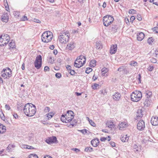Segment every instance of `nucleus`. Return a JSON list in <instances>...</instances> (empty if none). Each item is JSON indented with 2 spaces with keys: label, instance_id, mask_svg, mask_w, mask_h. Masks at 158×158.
I'll list each match as a JSON object with an SVG mask.
<instances>
[{
  "label": "nucleus",
  "instance_id": "nucleus-1",
  "mask_svg": "<svg viewBox=\"0 0 158 158\" xmlns=\"http://www.w3.org/2000/svg\"><path fill=\"white\" fill-rule=\"evenodd\" d=\"M23 111L27 116L31 117L33 116L36 112V106L32 103H27L24 106Z\"/></svg>",
  "mask_w": 158,
  "mask_h": 158
},
{
  "label": "nucleus",
  "instance_id": "nucleus-2",
  "mask_svg": "<svg viewBox=\"0 0 158 158\" xmlns=\"http://www.w3.org/2000/svg\"><path fill=\"white\" fill-rule=\"evenodd\" d=\"M52 33L51 31H45L42 35V40L44 42L48 43L52 40Z\"/></svg>",
  "mask_w": 158,
  "mask_h": 158
},
{
  "label": "nucleus",
  "instance_id": "nucleus-3",
  "mask_svg": "<svg viewBox=\"0 0 158 158\" xmlns=\"http://www.w3.org/2000/svg\"><path fill=\"white\" fill-rule=\"evenodd\" d=\"M114 18L111 15H107L103 17V23L104 25L108 27L114 21Z\"/></svg>",
  "mask_w": 158,
  "mask_h": 158
},
{
  "label": "nucleus",
  "instance_id": "nucleus-4",
  "mask_svg": "<svg viewBox=\"0 0 158 158\" xmlns=\"http://www.w3.org/2000/svg\"><path fill=\"white\" fill-rule=\"evenodd\" d=\"M131 99L132 101L137 102L139 101L142 97V93L140 91H135L133 92L131 95Z\"/></svg>",
  "mask_w": 158,
  "mask_h": 158
},
{
  "label": "nucleus",
  "instance_id": "nucleus-5",
  "mask_svg": "<svg viewBox=\"0 0 158 158\" xmlns=\"http://www.w3.org/2000/svg\"><path fill=\"white\" fill-rule=\"evenodd\" d=\"M10 40V37L7 34L0 36V46H2L7 44Z\"/></svg>",
  "mask_w": 158,
  "mask_h": 158
},
{
  "label": "nucleus",
  "instance_id": "nucleus-6",
  "mask_svg": "<svg viewBox=\"0 0 158 158\" xmlns=\"http://www.w3.org/2000/svg\"><path fill=\"white\" fill-rule=\"evenodd\" d=\"M12 71L8 67L4 69L1 71V76L4 79L9 78L11 76Z\"/></svg>",
  "mask_w": 158,
  "mask_h": 158
},
{
  "label": "nucleus",
  "instance_id": "nucleus-7",
  "mask_svg": "<svg viewBox=\"0 0 158 158\" xmlns=\"http://www.w3.org/2000/svg\"><path fill=\"white\" fill-rule=\"evenodd\" d=\"M61 35H60L59 37V41L60 43L62 44H65L69 40V35L68 33H61Z\"/></svg>",
  "mask_w": 158,
  "mask_h": 158
},
{
  "label": "nucleus",
  "instance_id": "nucleus-8",
  "mask_svg": "<svg viewBox=\"0 0 158 158\" xmlns=\"http://www.w3.org/2000/svg\"><path fill=\"white\" fill-rule=\"evenodd\" d=\"M42 57L40 55L38 56L36 58L35 61L34 62L35 67L37 69H40L41 66L42 65Z\"/></svg>",
  "mask_w": 158,
  "mask_h": 158
},
{
  "label": "nucleus",
  "instance_id": "nucleus-9",
  "mask_svg": "<svg viewBox=\"0 0 158 158\" xmlns=\"http://www.w3.org/2000/svg\"><path fill=\"white\" fill-rule=\"evenodd\" d=\"M45 142L49 144H52L54 143H57V140L56 136H52L47 139Z\"/></svg>",
  "mask_w": 158,
  "mask_h": 158
},
{
  "label": "nucleus",
  "instance_id": "nucleus-10",
  "mask_svg": "<svg viewBox=\"0 0 158 158\" xmlns=\"http://www.w3.org/2000/svg\"><path fill=\"white\" fill-rule=\"evenodd\" d=\"M145 127L144 122L143 120L139 121L137 124V128L140 131H143Z\"/></svg>",
  "mask_w": 158,
  "mask_h": 158
},
{
  "label": "nucleus",
  "instance_id": "nucleus-11",
  "mask_svg": "<svg viewBox=\"0 0 158 158\" xmlns=\"http://www.w3.org/2000/svg\"><path fill=\"white\" fill-rule=\"evenodd\" d=\"M60 119L62 122L66 123L70 122L73 119L67 116V117L64 114H62L61 116Z\"/></svg>",
  "mask_w": 158,
  "mask_h": 158
},
{
  "label": "nucleus",
  "instance_id": "nucleus-12",
  "mask_svg": "<svg viewBox=\"0 0 158 158\" xmlns=\"http://www.w3.org/2000/svg\"><path fill=\"white\" fill-rule=\"evenodd\" d=\"M151 123L153 126L158 125V117L157 116L152 117L151 119Z\"/></svg>",
  "mask_w": 158,
  "mask_h": 158
},
{
  "label": "nucleus",
  "instance_id": "nucleus-13",
  "mask_svg": "<svg viewBox=\"0 0 158 158\" xmlns=\"http://www.w3.org/2000/svg\"><path fill=\"white\" fill-rule=\"evenodd\" d=\"M117 50V45L116 44L113 45L110 48V53L111 54H115Z\"/></svg>",
  "mask_w": 158,
  "mask_h": 158
},
{
  "label": "nucleus",
  "instance_id": "nucleus-14",
  "mask_svg": "<svg viewBox=\"0 0 158 158\" xmlns=\"http://www.w3.org/2000/svg\"><path fill=\"white\" fill-rule=\"evenodd\" d=\"M91 144L93 146L96 147L99 145V141L97 138H96L92 140L91 141Z\"/></svg>",
  "mask_w": 158,
  "mask_h": 158
},
{
  "label": "nucleus",
  "instance_id": "nucleus-15",
  "mask_svg": "<svg viewBox=\"0 0 158 158\" xmlns=\"http://www.w3.org/2000/svg\"><path fill=\"white\" fill-rule=\"evenodd\" d=\"M121 95L120 93L118 92H116L113 94L112 96V98L113 99L116 101H118L120 98Z\"/></svg>",
  "mask_w": 158,
  "mask_h": 158
},
{
  "label": "nucleus",
  "instance_id": "nucleus-16",
  "mask_svg": "<svg viewBox=\"0 0 158 158\" xmlns=\"http://www.w3.org/2000/svg\"><path fill=\"white\" fill-rule=\"evenodd\" d=\"M79 60V59L78 60L76 59L74 62V66L76 67L80 68L83 65L82 64V61H80V60Z\"/></svg>",
  "mask_w": 158,
  "mask_h": 158
},
{
  "label": "nucleus",
  "instance_id": "nucleus-17",
  "mask_svg": "<svg viewBox=\"0 0 158 158\" xmlns=\"http://www.w3.org/2000/svg\"><path fill=\"white\" fill-rule=\"evenodd\" d=\"M144 37V34L142 32H140L137 34V38L139 41H142Z\"/></svg>",
  "mask_w": 158,
  "mask_h": 158
},
{
  "label": "nucleus",
  "instance_id": "nucleus-18",
  "mask_svg": "<svg viewBox=\"0 0 158 158\" xmlns=\"http://www.w3.org/2000/svg\"><path fill=\"white\" fill-rule=\"evenodd\" d=\"M73 112L71 110H68L67 112V113L66 114H64V116H66L67 117H68L69 118H71L73 119L74 117Z\"/></svg>",
  "mask_w": 158,
  "mask_h": 158
},
{
  "label": "nucleus",
  "instance_id": "nucleus-19",
  "mask_svg": "<svg viewBox=\"0 0 158 158\" xmlns=\"http://www.w3.org/2000/svg\"><path fill=\"white\" fill-rule=\"evenodd\" d=\"M2 20L5 22H7L8 21L9 16L7 13H4L2 16Z\"/></svg>",
  "mask_w": 158,
  "mask_h": 158
},
{
  "label": "nucleus",
  "instance_id": "nucleus-20",
  "mask_svg": "<svg viewBox=\"0 0 158 158\" xmlns=\"http://www.w3.org/2000/svg\"><path fill=\"white\" fill-rule=\"evenodd\" d=\"M77 60H79L80 61H82V64L83 65L86 62V57L85 56L83 55H81L78 57L76 59Z\"/></svg>",
  "mask_w": 158,
  "mask_h": 158
},
{
  "label": "nucleus",
  "instance_id": "nucleus-21",
  "mask_svg": "<svg viewBox=\"0 0 158 158\" xmlns=\"http://www.w3.org/2000/svg\"><path fill=\"white\" fill-rule=\"evenodd\" d=\"M75 44L73 42H71L67 44V48L70 50H72L75 47Z\"/></svg>",
  "mask_w": 158,
  "mask_h": 158
},
{
  "label": "nucleus",
  "instance_id": "nucleus-22",
  "mask_svg": "<svg viewBox=\"0 0 158 158\" xmlns=\"http://www.w3.org/2000/svg\"><path fill=\"white\" fill-rule=\"evenodd\" d=\"M151 100L150 99L146 98L143 102V104L145 106L148 107L149 106L151 103Z\"/></svg>",
  "mask_w": 158,
  "mask_h": 158
},
{
  "label": "nucleus",
  "instance_id": "nucleus-23",
  "mask_svg": "<svg viewBox=\"0 0 158 158\" xmlns=\"http://www.w3.org/2000/svg\"><path fill=\"white\" fill-rule=\"evenodd\" d=\"M6 131V127L2 124L0 123V134H3Z\"/></svg>",
  "mask_w": 158,
  "mask_h": 158
},
{
  "label": "nucleus",
  "instance_id": "nucleus-24",
  "mask_svg": "<svg viewBox=\"0 0 158 158\" xmlns=\"http://www.w3.org/2000/svg\"><path fill=\"white\" fill-rule=\"evenodd\" d=\"M127 124L125 123V122H122L119 124V129L121 130H123L124 128H125Z\"/></svg>",
  "mask_w": 158,
  "mask_h": 158
},
{
  "label": "nucleus",
  "instance_id": "nucleus-25",
  "mask_svg": "<svg viewBox=\"0 0 158 158\" xmlns=\"http://www.w3.org/2000/svg\"><path fill=\"white\" fill-rule=\"evenodd\" d=\"M143 110L141 109H139L137 110V117L138 118L139 117H142L143 116Z\"/></svg>",
  "mask_w": 158,
  "mask_h": 158
},
{
  "label": "nucleus",
  "instance_id": "nucleus-26",
  "mask_svg": "<svg viewBox=\"0 0 158 158\" xmlns=\"http://www.w3.org/2000/svg\"><path fill=\"white\" fill-rule=\"evenodd\" d=\"M106 124L108 127L110 128H114V124L112 121H108Z\"/></svg>",
  "mask_w": 158,
  "mask_h": 158
},
{
  "label": "nucleus",
  "instance_id": "nucleus-27",
  "mask_svg": "<svg viewBox=\"0 0 158 158\" xmlns=\"http://www.w3.org/2000/svg\"><path fill=\"white\" fill-rule=\"evenodd\" d=\"M9 46L10 49H12L15 48V42L13 41H11L9 44Z\"/></svg>",
  "mask_w": 158,
  "mask_h": 158
},
{
  "label": "nucleus",
  "instance_id": "nucleus-28",
  "mask_svg": "<svg viewBox=\"0 0 158 158\" xmlns=\"http://www.w3.org/2000/svg\"><path fill=\"white\" fill-rule=\"evenodd\" d=\"M118 28V26L117 25H113L112 27H111V29L112 30V31H113L115 33L117 31Z\"/></svg>",
  "mask_w": 158,
  "mask_h": 158
},
{
  "label": "nucleus",
  "instance_id": "nucleus-29",
  "mask_svg": "<svg viewBox=\"0 0 158 158\" xmlns=\"http://www.w3.org/2000/svg\"><path fill=\"white\" fill-rule=\"evenodd\" d=\"M121 140L123 142H126V140L127 141L129 139L128 137L127 136V135L123 136L121 138Z\"/></svg>",
  "mask_w": 158,
  "mask_h": 158
},
{
  "label": "nucleus",
  "instance_id": "nucleus-30",
  "mask_svg": "<svg viewBox=\"0 0 158 158\" xmlns=\"http://www.w3.org/2000/svg\"><path fill=\"white\" fill-rule=\"evenodd\" d=\"M96 48L98 49H101L102 48V44L100 43L99 42L96 43Z\"/></svg>",
  "mask_w": 158,
  "mask_h": 158
},
{
  "label": "nucleus",
  "instance_id": "nucleus-31",
  "mask_svg": "<svg viewBox=\"0 0 158 158\" xmlns=\"http://www.w3.org/2000/svg\"><path fill=\"white\" fill-rule=\"evenodd\" d=\"M101 87L100 85H99V84H96V83H94V85H92V89H94L95 90L97 89L98 88L97 87H98V88H99V87Z\"/></svg>",
  "mask_w": 158,
  "mask_h": 158
},
{
  "label": "nucleus",
  "instance_id": "nucleus-32",
  "mask_svg": "<svg viewBox=\"0 0 158 158\" xmlns=\"http://www.w3.org/2000/svg\"><path fill=\"white\" fill-rule=\"evenodd\" d=\"M93 151V148L90 147H86L85 149V151L87 152H90Z\"/></svg>",
  "mask_w": 158,
  "mask_h": 158
},
{
  "label": "nucleus",
  "instance_id": "nucleus-33",
  "mask_svg": "<svg viewBox=\"0 0 158 158\" xmlns=\"http://www.w3.org/2000/svg\"><path fill=\"white\" fill-rule=\"evenodd\" d=\"M96 65V60H91L90 64V66L91 67H94Z\"/></svg>",
  "mask_w": 158,
  "mask_h": 158
},
{
  "label": "nucleus",
  "instance_id": "nucleus-34",
  "mask_svg": "<svg viewBox=\"0 0 158 158\" xmlns=\"http://www.w3.org/2000/svg\"><path fill=\"white\" fill-rule=\"evenodd\" d=\"M54 114L52 112L49 113L47 114V117H48V119H51L54 115Z\"/></svg>",
  "mask_w": 158,
  "mask_h": 158
},
{
  "label": "nucleus",
  "instance_id": "nucleus-35",
  "mask_svg": "<svg viewBox=\"0 0 158 158\" xmlns=\"http://www.w3.org/2000/svg\"><path fill=\"white\" fill-rule=\"evenodd\" d=\"M129 64L131 66H134V67L137 66V62L134 61H131L130 62Z\"/></svg>",
  "mask_w": 158,
  "mask_h": 158
},
{
  "label": "nucleus",
  "instance_id": "nucleus-36",
  "mask_svg": "<svg viewBox=\"0 0 158 158\" xmlns=\"http://www.w3.org/2000/svg\"><path fill=\"white\" fill-rule=\"evenodd\" d=\"M87 118H88V121L90 124L93 127H95L96 124L92 120L89 119V118L87 117Z\"/></svg>",
  "mask_w": 158,
  "mask_h": 158
},
{
  "label": "nucleus",
  "instance_id": "nucleus-37",
  "mask_svg": "<svg viewBox=\"0 0 158 158\" xmlns=\"http://www.w3.org/2000/svg\"><path fill=\"white\" fill-rule=\"evenodd\" d=\"M154 41V40L152 37L149 38L148 40V43L150 45H152V43Z\"/></svg>",
  "mask_w": 158,
  "mask_h": 158
},
{
  "label": "nucleus",
  "instance_id": "nucleus-38",
  "mask_svg": "<svg viewBox=\"0 0 158 158\" xmlns=\"http://www.w3.org/2000/svg\"><path fill=\"white\" fill-rule=\"evenodd\" d=\"M0 117L2 120L4 121L5 120V117L4 115V114L2 111L1 110H0Z\"/></svg>",
  "mask_w": 158,
  "mask_h": 158
},
{
  "label": "nucleus",
  "instance_id": "nucleus-39",
  "mask_svg": "<svg viewBox=\"0 0 158 158\" xmlns=\"http://www.w3.org/2000/svg\"><path fill=\"white\" fill-rule=\"evenodd\" d=\"M152 95V92H148L146 94V98L150 99L151 96Z\"/></svg>",
  "mask_w": 158,
  "mask_h": 158
},
{
  "label": "nucleus",
  "instance_id": "nucleus-40",
  "mask_svg": "<svg viewBox=\"0 0 158 158\" xmlns=\"http://www.w3.org/2000/svg\"><path fill=\"white\" fill-rule=\"evenodd\" d=\"M150 2L158 6V0H150Z\"/></svg>",
  "mask_w": 158,
  "mask_h": 158
},
{
  "label": "nucleus",
  "instance_id": "nucleus-41",
  "mask_svg": "<svg viewBox=\"0 0 158 158\" xmlns=\"http://www.w3.org/2000/svg\"><path fill=\"white\" fill-rule=\"evenodd\" d=\"M155 68V67L153 65H151L149 66L148 68V69L149 71H152L153 69Z\"/></svg>",
  "mask_w": 158,
  "mask_h": 158
},
{
  "label": "nucleus",
  "instance_id": "nucleus-42",
  "mask_svg": "<svg viewBox=\"0 0 158 158\" xmlns=\"http://www.w3.org/2000/svg\"><path fill=\"white\" fill-rule=\"evenodd\" d=\"M78 131L82 133L83 134L85 135L87 133L88 130L85 129H84L81 130H78Z\"/></svg>",
  "mask_w": 158,
  "mask_h": 158
},
{
  "label": "nucleus",
  "instance_id": "nucleus-43",
  "mask_svg": "<svg viewBox=\"0 0 158 158\" xmlns=\"http://www.w3.org/2000/svg\"><path fill=\"white\" fill-rule=\"evenodd\" d=\"M29 158H38V157L36 154H31L29 156Z\"/></svg>",
  "mask_w": 158,
  "mask_h": 158
},
{
  "label": "nucleus",
  "instance_id": "nucleus-44",
  "mask_svg": "<svg viewBox=\"0 0 158 158\" xmlns=\"http://www.w3.org/2000/svg\"><path fill=\"white\" fill-rule=\"evenodd\" d=\"M93 70V69H92L90 68H86V71H85V73H89L90 72H92Z\"/></svg>",
  "mask_w": 158,
  "mask_h": 158
},
{
  "label": "nucleus",
  "instance_id": "nucleus-45",
  "mask_svg": "<svg viewBox=\"0 0 158 158\" xmlns=\"http://www.w3.org/2000/svg\"><path fill=\"white\" fill-rule=\"evenodd\" d=\"M49 61L52 64L54 62V58L52 59V57L51 56L49 57Z\"/></svg>",
  "mask_w": 158,
  "mask_h": 158
},
{
  "label": "nucleus",
  "instance_id": "nucleus-46",
  "mask_svg": "<svg viewBox=\"0 0 158 158\" xmlns=\"http://www.w3.org/2000/svg\"><path fill=\"white\" fill-rule=\"evenodd\" d=\"M125 68V66H122L119 68L118 69V71L119 72H121Z\"/></svg>",
  "mask_w": 158,
  "mask_h": 158
},
{
  "label": "nucleus",
  "instance_id": "nucleus-47",
  "mask_svg": "<svg viewBox=\"0 0 158 158\" xmlns=\"http://www.w3.org/2000/svg\"><path fill=\"white\" fill-rule=\"evenodd\" d=\"M27 20L28 19L27 17L25 16L22 17V18L21 19V21H25Z\"/></svg>",
  "mask_w": 158,
  "mask_h": 158
},
{
  "label": "nucleus",
  "instance_id": "nucleus-48",
  "mask_svg": "<svg viewBox=\"0 0 158 158\" xmlns=\"http://www.w3.org/2000/svg\"><path fill=\"white\" fill-rule=\"evenodd\" d=\"M108 71V69L107 68H102V73H102V74L105 73H106L107 72V71Z\"/></svg>",
  "mask_w": 158,
  "mask_h": 158
},
{
  "label": "nucleus",
  "instance_id": "nucleus-49",
  "mask_svg": "<svg viewBox=\"0 0 158 158\" xmlns=\"http://www.w3.org/2000/svg\"><path fill=\"white\" fill-rule=\"evenodd\" d=\"M152 30L154 31H155V32L156 33H158V27H154L153 28Z\"/></svg>",
  "mask_w": 158,
  "mask_h": 158
},
{
  "label": "nucleus",
  "instance_id": "nucleus-50",
  "mask_svg": "<svg viewBox=\"0 0 158 158\" xmlns=\"http://www.w3.org/2000/svg\"><path fill=\"white\" fill-rule=\"evenodd\" d=\"M55 76L57 78H59L61 77V75L60 73H56Z\"/></svg>",
  "mask_w": 158,
  "mask_h": 158
},
{
  "label": "nucleus",
  "instance_id": "nucleus-51",
  "mask_svg": "<svg viewBox=\"0 0 158 158\" xmlns=\"http://www.w3.org/2000/svg\"><path fill=\"white\" fill-rule=\"evenodd\" d=\"M69 73L72 75H73L75 73V72L74 70L72 69L69 72Z\"/></svg>",
  "mask_w": 158,
  "mask_h": 158
},
{
  "label": "nucleus",
  "instance_id": "nucleus-52",
  "mask_svg": "<svg viewBox=\"0 0 158 158\" xmlns=\"http://www.w3.org/2000/svg\"><path fill=\"white\" fill-rule=\"evenodd\" d=\"M136 11L133 9H131L129 10V13L131 14H133L135 13Z\"/></svg>",
  "mask_w": 158,
  "mask_h": 158
},
{
  "label": "nucleus",
  "instance_id": "nucleus-53",
  "mask_svg": "<svg viewBox=\"0 0 158 158\" xmlns=\"http://www.w3.org/2000/svg\"><path fill=\"white\" fill-rule=\"evenodd\" d=\"M25 146H26V147H25L24 148H27L28 149H34V148L31 146H30L27 145H26Z\"/></svg>",
  "mask_w": 158,
  "mask_h": 158
},
{
  "label": "nucleus",
  "instance_id": "nucleus-54",
  "mask_svg": "<svg viewBox=\"0 0 158 158\" xmlns=\"http://www.w3.org/2000/svg\"><path fill=\"white\" fill-rule=\"evenodd\" d=\"M137 19L139 21H140L142 20V17L140 15H137Z\"/></svg>",
  "mask_w": 158,
  "mask_h": 158
},
{
  "label": "nucleus",
  "instance_id": "nucleus-55",
  "mask_svg": "<svg viewBox=\"0 0 158 158\" xmlns=\"http://www.w3.org/2000/svg\"><path fill=\"white\" fill-rule=\"evenodd\" d=\"M14 15L15 16L16 18L19 17V13L17 12H14Z\"/></svg>",
  "mask_w": 158,
  "mask_h": 158
},
{
  "label": "nucleus",
  "instance_id": "nucleus-56",
  "mask_svg": "<svg viewBox=\"0 0 158 158\" xmlns=\"http://www.w3.org/2000/svg\"><path fill=\"white\" fill-rule=\"evenodd\" d=\"M66 68L68 70L69 72V71L72 70L71 66L69 65H67Z\"/></svg>",
  "mask_w": 158,
  "mask_h": 158
},
{
  "label": "nucleus",
  "instance_id": "nucleus-57",
  "mask_svg": "<svg viewBox=\"0 0 158 158\" xmlns=\"http://www.w3.org/2000/svg\"><path fill=\"white\" fill-rule=\"evenodd\" d=\"M33 21L38 23H40L41 22L39 20L36 19H34L33 20Z\"/></svg>",
  "mask_w": 158,
  "mask_h": 158
},
{
  "label": "nucleus",
  "instance_id": "nucleus-58",
  "mask_svg": "<svg viewBox=\"0 0 158 158\" xmlns=\"http://www.w3.org/2000/svg\"><path fill=\"white\" fill-rule=\"evenodd\" d=\"M5 108L6 110H9L10 109V107L9 105L6 104L5 106Z\"/></svg>",
  "mask_w": 158,
  "mask_h": 158
},
{
  "label": "nucleus",
  "instance_id": "nucleus-59",
  "mask_svg": "<svg viewBox=\"0 0 158 158\" xmlns=\"http://www.w3.org/2000/svg\"><path fill=\"white\" fill-rule=\"evenodd\" d=\"M13 115L15 118L17 119L18 118V116L16 113H14L13 114Z\"/></svg>",
  "mask_w": 158,
  "mask_h": 158
},
{
  "label": "nucleus",
  "instance_id": "nucleus-60",
  "mask_svg": "<svg viewBox=\"0 0 158 158\" xmlns=\"http://www.w3.org/2000/svg\"><path fill=\"white\" fill-rule=\"evenodd\" d=\"M72 150L75 151L76 153L79 152H80V149L77 148H73Z\"/></svg>",
  "mask_w": 158,
  "mask_h": 158
},
{
  "label": "nucleus",
  "instance_id": "nucleus-61",
  "mask_svg": "<svg viewBox=\"0 0 158 158\" xmlns=\"http://www.w3.org/2000/svg\"><path fill=\"white\" fill-rule=\"evenodd\" d=\"M107 139V138H106V137H103L101 138H100V140L101 141H104Z\"/></svg>",
  "mask_w": 158,
  "mask_h": 158
},
{
  "label": "nucleus",
  "instance_id": "nucleus-62",
  "mask_svg": "<svg viewBox=\"0 0 158 158\" xmlns=\"http://www.w3.org/2000/svg\"><path fill=\"white\" fill-rule=\"evenodd\" d=\"M50 108L49 107H46L45 108L44 111L46 112H49L50 111Z\"/></svg>",
  "mask_w": 158,
  "mask_h": 158
},
{
  "label": "nucleus",
  "instance_id": "nucleus-63",
  "mask_svg": "<svg viewBox=\"0 0 158 158\" xmlns=\"http://www.w3.org/2000/svg\"><path fill=\"white\" fill-rule=\"evenodd\" d=\"M135 18L134 16H132L130 18V21L132 23L133 21L135 20Z\"/></svg>",
  "mask_w": 158,
  "mask_h": 158
},
{
  "label": "nucleus",
  "instance_id": "nucleus-64",
  "mask_svg": "<svg viewBox=\"0 0 158 158\" xmlns=\"http://www.w3.org/2000/svg\"><path fill=\"white\" fill-rule=\"evenodd\" d=\"M44 71H49V67L47 66H45L44 68Z\"/></svg>",
  "mask_w": 158,
  "mask_h": 158
}]
</instances>
